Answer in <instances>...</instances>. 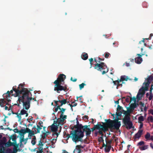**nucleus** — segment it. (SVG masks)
Wrapping results in <instances>:
<instances>
[{
	"label": "nucleus",
	"instance_id": "1",
	"mask_svg": "<svg viewBox=\"0 0 153 153\" xmlns=\"http://www.w3.org/2000/svg\"><path fill=\"white\" fill-rule=\"evenodd\" d=\"M13 90L15 91V94L12 95L18 97L17 104H15L14 105L19 107L20 104H22L25 109L28 110L30 107V101L34 99V98L31 97L32 94L30 90H29L27 88H24L22 84L19 85V89H13Z\"/></svg>",
	"mask_w": 153,
	"mask_h": 153
},
{
	"label": "nucleus",
	"instance_id": "2",
	"mask_svg": "<svg viewBox=\"0 0 153 153\" xmlns=\"http://www.w3.org/2000/svg\"><path fill=\"white\" fill-rule=\"evenodd\" d=\"M121 113H117V119L114 120H112L111 119H105V122H102V125L98 123L97 125L94 126L96 129H100L105 132L108 130V129H110L111 131L114 129L117 130L119 129L121 125L120 122L118 120H120L118 118V116H120Z\"/></svg>",
	"mask_w": 153,
	"mask_h": 153
},
{
	"label": "nucleus",
	"instance_id": "3",
	"mask_svg": "<svg viewBox=\"0 0 153 153\" xmlns=\"http://www.w3.org/2000/svg\"><path fill=\"white\" fill-rule=\"evenodd\" d=\"M65 78L66 76L63 74H61L59 75L57 79L53 82V83L55 84L54 85V91H56L58 93H59L62 91H66L68 90L66 85L64 86L61 85L62 82H64Z\"/></svg>",
	"mask_w": 153,
	"mask_h": 153
},
{
	"label": "nucleus",
	"instance_id": "4",
	"mask_svg": "<svg viewBox=\"0 0 153 153\" xmlns=\"http://www.w3.org/2000/svg\"><path fill=\"white\" fill-rule=\"evenodd\" d=\"M75 121H76V124L73 126V128H75L76 129L74 130L71 131L70 134H65L64 136H65V138H66L67 140H68L69 138H71L72 140V139L74 137L75 138H78V137L77 136V134L79 133V131L82 130V128H83V126L81 124H79L77 118H76V120H74V121H72L71 122V123H73V122Z\"/></svg>",
	"mask_w": 153,
	"mask_h": 153
},
{
	"label": "nucleus",
	"instance_id": "5",
	"mask_svg": "<svg viewBox=\"0 0 153 153\" xmlns=\"http://www.w3.org/2000/svg\"><path fill=\"white\" fill-rule=\"evenodd\" d=\"M88 126H90V125H88ZM82 129V131L81 130L76 135L78 137V138L77 137L76 138L74 137L72 139V141L75 143L79 141L83 142L82 138L84 136V132L85 131L86 132V135L87 136H89L91 134V130L89 128H88V126L86 125L83 126V127Z\"/></svg>",
	"mask_w": 153,
	"mask_h": 153
},
{
	"label": "nucleus",
	"instance_id": "6",
	"mask_svg": "<svg viewBox=\"0 0 153 153\" xmlns=\"http://www.w3.org/2000/svg\"><path fill=\"white\" fill-rule=\"evenodd\" d=\"M94 61L96 63L94 65V68L97 69L98 71H102V70H104L102 71V74L103 75L107 72L108 71V68H107L106 64L103 62H100V61H98L97 59L94 58Z\"/></svg>",
	"mask_w": 153,
	"mask_h": 153
},
{
	"label": "nucleus",
	"instance_id": "7",
	"mask_svg": "<svg viewBox=\"0 0 153 153\" xmlns=\"http://www.w3.org/2000/svg\"><path fill=\"white\" fill-rule=\"evenodd\" d=\"M19 86L17 88H16V86H13V88L12 90H11L10 91H8L6 93H5L3 95V96H4L3 97L6 98V100H7L8 101V102H10V101H11V97L10 95V93L12 94L13 92V91H15L14 90H13V89H19Z\"/></svg>",
	"mask_w": 153,
	"mask_h": 153
},
{
	"label": "nucleus",
	"instance_id": "8",
	"mask_svg": "<svg viewBox=\"0 0 153 153\" xmlns=\"http://www.w3.org/2000/svg\"><path fill=\"white\" fill-rule=\"evenodd\" d=\"M133 124L130 120V117H125V127L128 129H129L132 128Z\"/></svg>",
	"mask_w": 153,
	"mask_h": 153
},
{
	"label": "nucleus",
	"instance_id": "9",
	"mask_svg": "<svg viewBox=\"0 0 153 153\" xmlns=\"http://www.w3.org/2000/svg\"><path fill=\"white\" fill-rule=\"evenodd\" d=\"M145 91L143 87L141 88L139 90L137 95V99L139 101L141 99L143 96L145 94Z\"/></svg>",
	"mask_w": 153,
	"mask_h": 153
},
{
	"label": "nucleus",
	"instance_id": "10",
	"mask_svg": "<svg viewBox=\"0 0 153 153\" xmlns=\"http://www.w3.org/2000/svg\"><path fill=\"white\" fill-rule=\"evenodd\" d=\"M127 111H125V117H130V114L134 111L133 110L130 106L126 108Z\"/></svg>",
	"mask_w": 153,
	"mask_h": 153
},
{
	"label": "nucleus",
	"instance_id": "11",
	"mask_svg": "<svg viewBox=\"0 0 153 153\" xmlns=\"http://www.w3.org/2000/svg\"><path fill=\"white\" fill-rule=\"evenodd\" d=\"M67 118V116L66 115H62V116L60 117V118H59L57 119V122L58 123V124H59L61 123H62L64 122L65 120Z\"/></svg>",
	"mask_w": 153,
	"mask_h": 153
},
{
	"label": "nucleus",
	"instance_id": "12",
	"mask_svg": "<svg viewBox=\"0 0 153 153\" xmlns=\"http://www.w3.org/2000/svg\"><path fill=\"white\" fill-rule=\"evenodd\" d=\"M138 56L135 59V62L137 64H140L142 61V59L141 58L142 55L140 54H137Z\"/></svg>",
	"mask_w": 153,
	"mask_h": 153
},
{
	"label": "nucleus",
	"instance_id": "13",
	"mask_svg": "<svg viewBox=\"0 0 153 153\" xmlns=\"http://www.w3.org/2000/svg\"><path fill=\"white\" fill-rule=\"evenodd\" d=\"M123 81H124V75L121 76L120 79H118L117 80L113 81V82L114 85H117V83L121 82Z\"/></svg>",
	"mask_w": 153,
	"mask_h": 153
},
{
	"label": "nucleus",
	"instance_id": "14",
	"mask_svg": "<svg viewBox=\"0 0 153 153\" xmlns=\"http://www.w3.org/2000/svg\"><path fill=\"white\" fill-rule=\"evenodd\" d=\"M19 134L20 136V140L23 139V140L24 138V135L25 134V133L23 130L22 128H21L19 130Z\"/></svg>",
	"mask_w": 153,
	"mask_h": 153
},
{
	"label": "nucleus",
	"instance_id": "15",
	"mask_svg": "<svg viewBox=\"0 0 153 153\" xmlns=\"http://www.w3.org/2000/svg\"><path fill=\"white\" fill-rule=\"evenodd\" d=\"M17 148L14 146L13 149V151L10 149H8L7 150V153H16L17 152Z\"/></svg>",
	"mask_w": 153,
	"mask_h": 153
},
{
	"label": "nucleus",
	"instance_id": "16",
	"mask_svg": "<svg viewBox=\"0 0 153 153\" xmlns=\"http://www.w3.org/2000/svg\"><path fill=\"white\" fill-rule=\"evenodd\" d=\"M143 131L142 130H139L137 133L134 136L135 138H139L142 134Z\"/></svg>",
	"mask_w": 153,
	"mask_h": 153
},
{
	"label": "nucleus",
	"instance_id": "17",
	"mask_svg": "<svg viewBox=\"0 0 153 153\" xmlns=\"http://www.w3.org/2000/svg\"><path fill=\"white\" fill-rule=\"evenodd\" d=\"M58 128L57 126L53 124L51 126V130L52 132H56L57 131Z\"/></svg>",
	"mask_w": 153,
	"mask_h": 153
},
{
	"label": "nucleus",
	"instance_id": "18",
	"mask_svg": "<svg viewBox=\"0 0 153 153\" xmlns=\"http://www.w3.org/2000/svg\"><path fill=\"white\" fill-rule=\"evenodd\" d=\"M76 148L74 149V152L75 150H77V153H80L82 152V150L81 148L83 149L84 147L81 145H77L76 146Z\"/></svg>",
	"mask_w": 153,
	"mask_h": 153
},
{
	"label": "nucleus",
	"instance_id": "19",
	"mask_svg": "<svg viewBox=\"0 0 153 153\" xmlns=\"http://www.w3.org/2000/svg\"><path fill=\"white\" fill-rule=\"evenodd\" d=\"M123 108H122V107L121 106H120L119 105H117V111H120L119 112H116V117L117 116V113H122L121 114L120 116H118V118H119V119L120 120V118H119V117H120L121 116V115H122V109Z\"/></svg>",
	"mask_w": 153,
	"mask_h": 153
},
{
	"label": "nucleus",
	"instance_id": "20",
	"mask_svg": "<svg viewBox=\"0 0 153 153\" xmlns=\"http://www.w3.org/2000/svg\"><path fill=\"white\" fill-rule=\"evenodd\" d=\"M5 99V98L0 99V105L1 107H3L4 106V104L6 103V101Z\"/></svg>",
	"mask_w": 153,
	"mask_h": 153
},
{
	"label": "nucleus",
	"instance_id": "21",
	"mask_svg": "<svg viewBox=\"0 0 153 153\" xmlns=\"http://www.w3.org/2000/svg\"><path fill=\"white\" fill-rule=\"evenodd\" d=\"M88 56L87 53H84L82 55V59L84 60H86L88 58Z\"/></svg>",
	"mask_w": 153,
	"mask_h": 153
},
{
	"label": "nucleus",
	"instance_id": "22",
	"mask_svg": "<svg viewBox=\"0 0 153 153\" xmlns=\"http://www.w3.org/2000/svg\"><path fill=\"white\" fill-rule=\"evenodd\" d=\"M35 131L34 130H33L31 131V132H30L29 133H28V137L29 139H31L33 135L36 134L35 133Z\"/></svg>",
	"mask_w": 153,
	"mask_h": 153
},
{
	"label": "nucleus",
	"instance_id": "23",
	"mask_svg": "<svg viewBox=\"0 0 153 153\" xmlns=\"http://www.w3.org/2000/svg\"><path fill=\"white\" fill-rule=\"evenodd\" d=\"M10 139H11L13 142L16 141V135L15 134L11 135Z\"/></svg>",
	"mask_w": 153,
	"mask_h": 153
},
{
	"label": "nucleus",
	"instance_id": "24",
	"mask_svg": "<svg viewBox=\"0 0 153 153\" xmlns=\"http://www.w3.org/2000/svg\"><path fill=\"white\" fill-rule=\"evenodd\" d=\"M137 105H138V104H137L136 102H134V103H131L129 106H130L133 110H134V109L137 107Z\"/></svg>",
	"mask_w": 153,
	"mask_h": 153
},
{
	"label": "nucleus",
	"instance_id": "25",
	"mask_svg": "<svg viewBox=\"0 0 153 153\" xmlns=\"http://www.w3.org/2000/svg\"><path fill=\"white\" fill-rule=\"evenodd\" d=\"M50 132L49 131H46L45 132L43 133V135L42 136V137L43 139H44L49 134Z\"/></svg>",
	"mask_w": 153,
	"mask_h": 153
},
{
	"label": "nucleus",
	"instance_id": "26",
	"mask_svg": "<svg viewBox=\"0 0 153 153\" xmlns=\"http://www.w3.org/2000/svg\"><path fill=\"white\" fill-rule=\"evenodd\" d=\"M33 137L32 138L31 141V143L33 145H34L36 144V138L35 136H33Z\"/></svg>",
	"mask_w": 153,
	"mask_h": 153
},
{
	"label": "nucleus",
	"instance_id": "27",
	"mask_svg": "<svg viewBox=\"0 0 153 153\" xmlns=\"http://www.w3.org/2000/svg\"><path fill=\"white\" fill-rule=\"evenodd\" d=\"M111 148V146H108L105 147V152H108Z\"/></svg>",
	"mask_w": 153,
	"mask_h": 153
},
{
	"label": "nucleus",
	"instance_id": "28",
	"mask_svg": "<svg viewBox=\"0 0 153 153\" xmlns=\"http://www.w3.org/2000/svg\"><path fill=\"white\" fill-rule=\"evenodd\" d=\"M42 129V128L41 127H40V126H39V125H37V128H36V130H35L34 131H35V133H40V131L41 129Z\"/></svg>",
	"mask_w": 153,
	"mask_h": 153
},
{
	"label": "nucleus",
	"instance_id": "29",
	"mask_svg": "<svg viewBox=\"0 0 153 153\" xmlns=\"http://www.w3.org/2000/svg\"><path fill=\"white\" fill-rule=\"evenodd\" d=\"M145 138L147 140H150V138L151 137V135L150 134L147 132L145 136Z\"/></svg>",
	"mask_w": 153,
	"mask_h": 153
},
{
	"label": "nucleus",
	"instance_id": "30",
	"mask_svg": "<svg viewBox=\"0 0 153 153\" xmlns=\"http://www.w3.org/2000/svg\"><path fill=\"white\" fill-rule=\"evenodd\" d=\"M15 143L14 142H12L9 140L7 143V147H10L11 146H13V144H15Z\"/></svg>",
	"mask_w": 153,
	"mask_h": 153
},
{
	"label": "nucleus",
	"instance_id": "31",
	"mask_svg": "<svg viewBox=\"0 0 153 153\" xmlns=\"http://www.w3.org/2000/svg\"><path fill=\"white\" fill-rule=\"evenodd\" d=\"M58 101H59V102L63 105L65 104L67 102L66 100L65 99H63L62 100H58Z\"/></svg>",
	"mask_w": 153,
	"mask_h": 153
},
{
	"label": "nucleus",
	"instance_id": "32",
	"mask_svg": "<svg viewBox=\"0 0 153 153\" xmlns=\"http://www.w3.org/2000/svg\"><path fill=\"white\" fill-rule=\"evenodd\" d=\"M139 104L141 106V111H143V107H144L145 105L144 103H143L142 102H140L139 103Z\"/></svg>",
	"mask_w": 153,
	"mask_h": 153
},
{
	"label": "nucleus",
	"instance_id": "33",
	"mask_svg": "<svg viewBox=\"0 0 153 153\" xmlns=\"http://www.w3.org/2000/svg\"><path fill=\"white\" fill-rule=\"evenodd\" d=\"M60 112H61V115H60V117H62V115H63L64 112L66 110L65 108H61L60 107Z\"/></svg>",
	"mask_w": 153,
	"mask_h": 153
},
{
	"label": "nucleus",
	"instance_id": "34",
	"mask_svg": "<svg viewBox=\"0 0 153 153\" xmlns=\"http://www.w3.org/2000/svg\"><path fill=\"white\" fill-rule=\"evenodd\" d=\"M23 130L26 133H29L30 132H31L32 130L30 129L29 128H27L25 129H23Z\"/></svg>",
	"mask_w": 153,
	"mask_h": 153
},
{
	"label": "nucleus",
	"instance_id": "35",
	"mask_svg": "<svg viewBox=\"0 0 153 153\" xmlns=\"http://www.w3.org/2000/svg\"><path fill=\"white\" fill-rule=\"evenodd\" d=\"M148 145H145L142 147H140L139 148L141 150H145L148 148Z\"/></svg>",
	"mask_w": 153,
	"mask_h": 153
},
{
	"label": "nucleus",
	"instance_id": "36",
	"mask_svg": "<svg viewBox=\"0 0 153 153\" xmlns=\"http://www.w3.org/2000/svg\"><path fill=\"white\" fill-rule=\"evenodd\" d=\"M86 84L84 83H82L81 84L79 85V87L80 90L82 89L83 88L85 85H86Z\"/></svg>",
	"mask_w": 153,
	"mask_h": 153
},
{
	"label": "nucleus",
	"instance_id": "37",
	"mask_svg": "<svg viewBox=\"0 0 153 153\" xmlns=\"http://www.w3.org/2000/svg\"><path fill=\"white\" fill-rule=\"evenodd\" d=\"M112 139L111 140H108L107 141H106V143L108 146H111V144L112 142Z\"/></svg>",
	"mask_w": 153,
	"mask_h": 153
},
{
	"label": "nucleus",
	"instance_id": "38",
	"mask_svg": "<svg viewBox=\"0 0 153 153\" xmlns=\"http://www.w3.org/2000/svg\"><path fill=\"white\" fill-rule=\"evenodd\" d=\"M23 140H19V146L20 147L22 148L24 147L22 143V142H23Z\"/></svg>",
	"mask_w": 153,
	"mask_h": 153
},
{
	"label": "nucleus",
	"instance_id": "39",
	"mask_svg": "<svg viewBox=\"0 0 153 153\" xmlns=\"http://www.w3.org/2000/svg\"><path fill=\"white\" fill-rule=\"evenodd\" d=\"M23 107V108L21 110L20 113V114L22 115H24L26 114V112H27L24 109H25Z\"/></svg>",
	"mask_w": 153,
	"mask_h": 153
},
{
	"label": "nucleus",
	"instance_id": "40",
	"mask_svg": "<svg viewBox=\"0 0 153 153\" xmlns=\"http://www.w3.org/2000/svg\"><path fill=\"white\" fill-rule=\"evenodd\" d=\"M144 120V117L143 116H140L138 118V121L139 122H141Z\"/></svg>",
	"mask_w": 153,
	"mask_h": 153
},
{
	"label": "nucleus",
	"instance_id": "41",
	"mask_svg": "<svg viewBox=\"0 0 153 153\" xmlns=\"http://www.w3.org/2000/svg\"><path fill=\"white\" fill-rule=\"evenodd\" d=\"M144 83L145 84V88H144V89H145V90H147V87L149 86L150 83L147 82Z\"/></svg>",
	"mask_w": 153,
	"mask_h": 153
},
{
	"label": "nucleus",
	"instance_id": "42",
	"mask_svg": "<svg viewBox=\"0 0 153 153\" xmlns=\"http://www.w3.org/2000/svg\"><path fill=\"white\" fill-rule=\"evenodd\" d=\"M105 57L106 58H108L110 56V54L108 52H106L105 53Z\"/></svg>",
	"mask_w": 153,
	"mask_h": 153
},
{
	"label": "nucleus",
	"instance_id": "43",
	"mask_svg": "<svg viewBox=\"0 0 153 153\" xmlns=\"http://www.w3.org/2000/svg\"><path fill=\"white\" fill-rule=\"evenodd\" d=\"M152 76H149L147 79V82L150 83L152 81Z\"/></svg>",
	"mask_w": 153,
	"mask_h": 153
},
{
	"label": "nucleus",
	"instance_id": "44",
	"mask_svg": "<svg viewBox=\"0 0 153 153\" xmlns=\"http://www.w3.org/2000/svg\"><path fill=\"white\" fill-rule=\"evenodd\" d=\"M98 141L99 142H104V140L103 139L102 136H101V137H100L98 140Z\"/></svg>",
	"mask_w": 153,
	"mask_h": 153
},
{
	"label": "nucleus",
	"instance_id": "45",
	"mask_svg": "<svg viewBox=\"0 0 153 153\" xmlns=\"http://www.w3.org/2000/svg\"><path fill=\"white\" fill-rule=\"evenodd\" d=\"M136 97L135 98L134 97L133 98H131V97L130 101H133L134 102H136Z\"/></svg>",
	"mask_w": 153,
	"mask_h": 153
},
{
	"label": "nucleus",
	"instance_id": "46",
	"mask_svg": "<svg viewBox=\"0 0 153 153\" xmlns=\"http://www.w3.org/2000/svg\"><path fill=\"white\" fill-rule=\"evenodd\" d=\"M123 81H122L121 82L117 83V87H118L120 86V87H121L122 86V84L123 83Z\"/></svg>",
	"mask_w": 153,
	"mask_h": 153
},
{
	"label": "nucleus",
	"instance_id": "47",
	"mask_svg": "<svg viewBox=\"0 0 153 153\" xmlns=\"http://www.w3.org/2000/svg\"><path fill=\"white\" fill-rule=\"evenodd\" d=\"M130 98L131 97H130L129 96H127L126 99V102H129L130 100Z\"/></svg>",
	"mask_w": 153,
	"mask_h": 153
},
{
	"label": "nucleus",
	"instance_id": "48",
	"mask_svg": "<svg viewBox=\"0 0 153 153\" xmlns=\"http://www.w3.org/2000/svg\"><path fill=\"white\" fill-rule=\"evenodd\" d=\"M112 140H114V141L116 142L117 140H118V139L114 135H113V136L112 138Z\"/></svg>",
	"mask_w": 153,
	"mask_h": 153
},
{
	"label": "nucleus",
	"instance_id": "49",
	"mask_svg": "<svg viewBox=\"0 0 153 153\" xmlns=\"http://www.w3.org/2000/svg\"><path fill=\"white\" fill-rule=\"evenodd\" d=\"M14 142L15 143V144H13V146H15V147H17V148H19V143L18 144H17V143H16V142Z\"/></svg>",
	"mask_w": 153,
	"mask_h": 153
},
{
	"label": "nucleus",
	"instance_id": "50",
	"mask_svg": "<svg viewBox=\"0 0 153 153\" xmlns=\"http://www.w3.org/2000/svg\"><path fill=\"white\" fill-rule=\"evenodd\" d=\"M144 144V142L143 141H141V142H139L138 143L137 145L138 146H141V145H143Z\"/></svg>",
	"mask_w": 153,
	"mask_h": 153
},
{
	"label": "nucleus",
	"instance_id": "51",
	"mask_svg": "<svg viewBox=\"0 0 153 153\" xmlns=\"http://www.w3.org/2000/svg\"><path fill=\"white\" fill-rule=\"evenodd\" d=\"M38 145L39 146H43V144L42 143L41 139H40V140L39 141V143L38 144Z\"/></svg>",
	"mask_w": 153,
	"mask_h": 153
},
{
	"label": "nucleus",
	"instance_id": "52",
	"mask_svg": "<svg viewBox=\"0 0 153 153\" xmlns=\"http://www.w3.org/2000/svg\"><path fill=\"white\" fill-rule=\"evenodd\" d=\"M102 131H102L100 129V130L98 131V133L99 134H100L102 135L101 136H103V134Z\"/></svg>",
	"mask_w": 153,
	"mask_h": 153
},
{
	"label": "nucleus",
	"instance_id": "53",
	"mask_svg": "<svg viewBox=\"0 0 153 153\" xmlns=\"http://www.w3.org/2000/svg\"><path fill=\"white\" fill-rule=\"evenodd\" d=\"M58 109H60V107L59 106H57L56 108H55L54 109V111L56 112L57 111Z\"/></svg>",
	"mask_w": 153,
	"mask_h": 153
},
{
	"label": "nucleus",
	"instance_id": "54",
	"mask_svg": "<svg viewBox=\"0 0 153 153\" xmlns=\"http://www.w3.org/2000/svg\"><path fill=\"white\" fill-rule=\"evenodd\" d=\"M16 114L17 115V117L19 119V120H21L22 118V117L21 115L20 114H18L17 113Z\"/></svg>",
	"mask_w": 153,
	"mask_h": 153
},
{
	"label": "nucleus",
	"instance_id": "55",
	"mask_svg": "<svg viewBox=\"0 0 153 153\" xmlns=\"http://www.w3.org/2000/svg\"><path fill=\"white\" fill-rule=\"evenodd\" d=\"M13 131H14V132L16 133H19V130L17 128H15L13 130Z\"/></svg>",
	"mask_w": 153,
	"mask_h": 153
},
{
	"label": "nucleus",
	"instance_id": "56",
	"mask_svg": "<svg viewBox=\"0 0 153 153\" xmlns=\"http://www.w3.org/2000/svg\"><path fill=\"white\" fill-rule=\"evenodd\" d=\"M83 119L84 120H85L86 119H88V117L87 115H85L83 117Z\"/></svg>",
	"mask_w": 153,
	"mask_h": 153
},
{
	"label": "nucleus",
	"instance_id": "57",
	"mask_svg": "<svg viewBox=\"0 0 153 153\" xmlns=\"http://www.w3.org/2000/svg\"><path fill=\"white\" fill-rule=\"evenodd\" d=\"M89 61H90V64L91 65H92V62L93 61V59L92 58H91V59H89Z\"/></svg>",
	"mask_w": 153,
	"mask_h": 153
},
{
	"label": "nucleus",
	"instance_id": "58",
	"mask_svg": "<svg viewBox=\"0 0 153 153\" xmlns=\"http://www.w3.org/2000/svg\"><path fill=\"white\" fill-rule=\"evenodd\" d=\"M42 146H40L39 148H38V151H40L43 152V148Z\"/></svg>",
	"mask_w": 153,
	"mask_h": 153
},
{
	"label": "nucleus",
	"instance_id": "59",
	"mask_svg": "<svg viewBox=\"0 0 153 153\" xmlns=\"http://www.w3.org/2000/svg\"><path fill=\"white\" fill-rule=\"evenodd\" d=\"M148 119L151 122H152L153 121V117L152 116L148 117Z\"/></svg>",
	"mask_w": 153,
	"mask_h": 153
},
{
	"label": "nucleus",
	"instance_id": "60",
	"mask_svg": "<svg viewBox=\"0 0 153 153\" xmlns=\"http://www.w3.org/2000/svg\"><path fill=\"white\" fill-rule=\"evenodd\" d=\"M119 146L120 147H119V150H122L123 149V145L122 144H121Z\"/></svg>",
	"mask_w": 153,
	"mask_h": 153
},
{
	"label": "nucleus",
	"instance_id": "61",
	"mask_svg": "<svg viewBox=\"0 0 153 153\" xmlns=\"http://www.w3.org/2000/svg\"><path fill=\"white\" fill-rule=\"evenodd\" d=\"M54 102L55 103L56 106H57L58 105V102H59V101H58V100L56 101V100H54Z\"/></svg>",
	"mask_w": 153,
	"mask_h": 153
},
{
	"label": "nucleus",
	"instance_id": "62",
	"mask_svg": "<svg viewBox=\"0 0 153 153\" xmlns=\"http://www.w3.org/2000/svg\"><path fill=\"white\" fill-rule=\"evenodd\" d=\"M72 103L73 104L72 105H73V107L77 105V103H76V102H72Z\"/></svg>",
	"mask_w": 153,
	"mask_h": 153
},
{
	"label": "nucleus",
	"instance_id": "63",
	"mask_svg": "<svg viewBox=\"0 0 153 153\" xmlns=\"http://www.w3.org/2000/svg\"><path fill=\"white\" fill-rule=\"evenodd\" d=\"M71 80L74 82H75L76 81L77 79L76 78V79H74L73 80L72 77H71Z\"/></svg>",
	"mask_w": 153,
	"mask_h": 153
},
{
	"label": "nucleus",
	"instance_id": "64",
	"mask_svg": "<svg viewBox=\"0 0 153 153\" xmlns=\"http://www.w3.org/2000/svg\"><path fill=\"white\" fill-rule=\"evenodd\" d=\"M150 112L151 114L153 115V109H150Z\"/></svg>",
	"mask_w": 153,
	"mask_h": 153
}]
</instances>
